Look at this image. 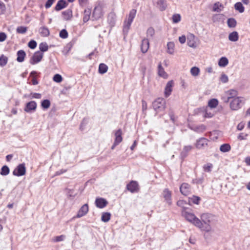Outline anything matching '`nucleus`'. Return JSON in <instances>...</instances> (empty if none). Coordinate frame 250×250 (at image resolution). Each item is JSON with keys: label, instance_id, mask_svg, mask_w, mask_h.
I'll return each instance as SVG.
<instances>
[{"label": "nucleus", "instance_id": "f704fd0d", "mask_svg": "<svg viewBox=\"0 0 250 250\" xmlns=\"http://www.w3.org/2000/svg\"><path fill=\"white\" fill-rule=\"evenodd\" d=\"M192 149V146H185L182 152H181V155L183 157H186L187 156V154H188V153L190 151L191 149Z\"/></svg>", "mask_w": 250, "mask_h": 250}, {"label": "nucleus", "instance_id": "2eb2a0df", "mask_svg": "<svg viewBox=\"0 0 250 250\" xmlns=\"http://www.w3.org/2000/svg\"><path fill=\"white\" fill-rule=\"evenodd\" d=\"M226 95L227 96V100L225 101L226 103L229 102V100L231 99H234L236 98V96L238 95L237 91L235 90H229L226 92Z\"/></svg>", "mask_w": 250, "mask_h": 250}, {"label": "nucleus", "instance_id": "49530a36", "mask_svg": "<svg viewBox=\"0 0 250 250\" xmlns=\"http://www.w3.org/2000/svg\"><path fill=\"white\" fill-rule=\"evenodd\" d=\"M181 20V17L179 14L173 15V23H178Z\"/></svg>", "mask_w": 250, "mask_h": 250}, {"label": "nucleus", "instance_id": "f03ea898", "mask_svg": "<svg viewBox=\"0 0 250 250\" xmlns=\"http://www.w3.org/2000/svg\"><path fill=\"white\" fill-rule=\"evenodd\" d=\"M211 217L210 214L208 213H203L201 215V218L202 221H201L203 223L202 228H201L202 229L207 232L211 230V227L209 225V223Z\"/></svg>", "mask_w": 250, "mask_h": 250}, {"label": "nucleus", "instance_id": "de8ad7c7", "mask_svg": "<svg viewBox=\"0 0 250 250\" xmlns=\"http://www.w3.org/2000/svg\"><path fill=\"white\" fill-rule=\"evenodd\" d=\"M27 30V29L26 27L24 26H19L16 29V31L19 34H24L25 33Z\"/></svg>", "mask_w": 250, "mask_h": 250}, {"label": "nucleus", "instance_id": "393cba45", "mask_svg": "<svg viewBox=\"0 0 250 250\" xmlns=\"http://www.w3.org/2000/svg\"><path fill=\"white\" fill-rule=\"evenodd\" d=\"M63 19L64 20L67 21L71 19L72 17V12L71 10L67 9L63 11L62 13Z\"/></svg>", "mask_w": 250, "mask_h": 250}, {"label": "nucleus", "instance_id": "9d476101", "mask_svg": "<svg viewBox=\"0 0 250 250\" xmlns=\"http://www.w3.org/2000/svg\"><path fill=\"white\" fill-rule=\"evenodd\" d=\"M208 140L205 138H201L197 140L195 146L199 149H203L208 146Z\"/></svg>", "mask_w": 250, "mask_h": 250}, {"label": "nucleus", "instance_id": "4d7b16f0", "mask_svg": "<svg viewBox=\"0 0 250 250\" xmlns=\"http://www.w3.org/2000/svg\"><path fill=\"white\" fill-rule=\"evenodd\" d=\"M147 37H152L153 35L154 34V30L153 28L150 27L147 30Z\"/></svg>", "mask_w": 250, "mask_h": 250}, {"label": "nucleus", "instance_id": "13d9d810", "mask_svg": "<svg viewBox=\"0 0 250 250\" xmlns=\"http://www.w3.org/2000/svg\"><path fill=\"white\" fill-rule=\"evenodd\" d=\"M30 95L31 96V98L41 99L42 97V95L40 93H32Z\"/></svg>", "mask_w": 250, "mask_h": 250}, {"label": "nucleus", "instance_id": "7c9ffc66", "mask_svg": "<svg viewBox=\"0 0 250 250\" xmlns=\"http://www.w3.org/2000/svg\"><path fill=\"white\" fill-rule=\"evenodd\" d=\"M200 200V198L196 196H192L191 197H189L188 198V202L189 204L191 205L192 204H199V201Z\"/></svg>", "mask_w": 250, "mask_h": 250}, {"label": "nucleus", "instance_id": "4be33fe9", "mask_svg": "<svg viewBox=\"0 0 250 250\" xmlns=\"http://www.w3.org/2000/svg\"><path fill=\"white\" fill-rule=\"evenodd\" d=\"M26 56L25 52L22 50H21L18 51L17 52V61L18 62H21L24 61V58Z\"/></svg>", "mask_w": 250, "mask_h": 250}, {"label": "nucleus", "instance_id": "a211bd4d", "mask_svg": "<svg viewBox=\"0 0 250 250\" xmlns=\"http://www.w3.org/2000/svg\"><path fill=\"white\" fill-rule=\"evenodd\" d=\"M190 188L188 184L187 183L183 184L180 187V191L182 194L187 195L190 192Z\"/></svg>", "mask_w": 250, "mask_h": 250}, {"label": "nucleus", "instance_id": "c03bdc74", "mask_svg": "<svg viewBox=\"0 0 250 250\" xmlns=\"http://www.w3.org/2000/svg\"><path fill=\"white\" fill-rule=\"evenodd\" d=\"M9 173V168L6 166H3L1 168L0 174L2 175H7Z\"/></svg>", "mask_w": 250, "mask_h": 250}, {"label": "nucleus", "instance_id": "20e7f679", "mask_svg": "<svg viewBox=\"0 0 250 250\" xmlns=\"http://www.w3.org/2000/svg\"><path fill=\"white\" fill-rule=\"evenodd\" d=\"M104 5L103 4H99L94 9L92 17L95 20H98L101 18L104 14Z\"/></svg>", "mask_w": 250, "mask_h": 250}, {"label": "nucleus", "instance_id": "6e6d98bb", "mask_svg": "<svg viewBox=\"0 0 250 250\" xmlns=\"http://www.w3.org/2000/svg\"><path fill=\"white\" fill-rule=\"evenodd\" d=\"M221 81L223 83H226L228 82V77L225 74H222L220 77Z\"/></svg>", "mask_w": 250, "mask_h": 250}, {"label": "nucleus", "instance_id": "c756f323", "mask_svg": "<svg viewBox=\"0 0 250 250\" xmlns=\"http://www.w3.org/2000/svg\"><path fill=\"white\" fill-rule=\"evenodd\" d=\"M191 75L193 77H197L200 72V70L199 67L194 66L191 68L190 70Z\"/></svg>", "mask_w": 250, "mask_h": 250}, {"label": "nucleus", "instance_id": "f8f14e48", "mask_svg": "<svg viewBox=\"0 0 250 250\" xmlns=\"http://www.w3.org/2000/svg\"><path fill=\"white\" fill-rule=\"evenodd\" d=\"M127 189L131 192H137L139 190L138 184L136 181H132L127 185Z\"/></svg>", "mask_w": 250, "mask_h": 250}, {"label": "nucleus", "instance_id": "37998d69", "mask_svg": "<svg viewBox=\"0 0 250 250\" xmlns=\"http://www.w3.org/2000/svg\"><path fill=\"white\" fill-rule=\"evenodd\" d=\"M214 116V113L210 111L207 108L205 109L204 117L205 118H211Z\"/></svg>", "mask_w": 250, "mask_h": 250}, {"label": "nucleus", "instance_id": "4468645a", "mask_svg": "<svg viewBox=\"0 0 250 250\" xmlns=\"http://www.w3.org/2000/svg\"><path fill=\"white\" fill-rule=\"evenodd\" d=\"M154 3L161 11L165 10L167 6V3L164 0H154Z\"/></svg>", "mask_w": 250, "mask_h": 250}, {"label": "nucleus", "instance_id": "338daca9", "mask_svg": "<svg viewBox=\"0 0 250 250\" xmlns=\"http://www.w3.org/2000/svg\"><path fill=\"white\" fill-rule=\"evenodd\" d=\"M244 127V124L243 123H239L237 126V128L239 130H242Z\"/></svg>", "mask_w": 250, "mask_h": 250}, {"label": "nucleus", "instance_id": "ddd939ff", "mask_svg": "<svg viewBox=\"0 0 250 250\" xmlns=\"http://www.w3.org/2000/svg\"><path fill=\"white\" fill-rule=\"evenodd\" d=\"M88 211V206L87 204L83 205L78 211L77 214L76 215L77 218H81Z\"/></svg>", "mask_w": 250, "mask_h": 250}, {"label": "nucleus", "instance_id": "412c9836", "mask_svg": "<svg viewBox=\"0 0 250 250\" xmlns=\"http://www.w3.org/2000/svg\"><path fill=\"white\" fill-rule=\"evenodd\" d=\"M172 91V81H169L167 84L165 89V95L166 97H168Z\"/></svg>", "mask_w": 250, "mask_h": 250}, {"label": "nucleus", "instance_id": "1a4fd4ad", "mask_svg": "<svg viewBox=\"0 0 250 250\" xmlns=\"http://www.w3.org/2000/svg\"><path fill=\"white\" fill-rule=\"evenodd\" d=\"M241 100L240 98L237 97L233 99L230 103V108L233 110H238L240 108Z\"/></svg>", "mask_w": 250, "mask_h": 250}, {"label": "nucleus", "instance_id": "a878e982", "mask_svg": "<svg viewBox=\"0 0 250 250\" xmlns=\"http://www.w3.org/2000/svg\"><path fill=\"white\" fill-rule=\"evenodd\" d=\"M67 5L66 1L64 0H59L55 6V9L57 11L65 8Z\"/></svg>", "mask_w": 250, "mask_h": 250}, {"label": "nucleus", "instance_id": "a18cd8bd", "mask_svg": "<svg viewBox=\"0 0 250 250\" xmlns=\"http://www.w3.org/2000/svg\"><path fill=\"white\" fill-rule=\"evenodd\" d=\"M41 105L43 108L47 109L50 106V102L48 100H44L42 101Z\"/></svg>", "mask_w": 250, "mask_h": 250}, {"label": "nucleus", "instance_id": "680f3d73", "mask_svg": "<svg viewBox=\"0 0 250 250\" xmlns=\"http://www.w3.org/2000/svg\"><path fill=\"white\" fill-rule=\"evenodd\" d=\"M65 236L63 235H61L60 236H56L55 238V242H60L63 241Z\"/></svg>", "mask_w": 250, "mask_h": 250}, {"label": "nucleus", "instance_id": "72a5a7b5", "mask_svg": "<svg viewBox=\"0 0 250 250\" xmlns=\"http://www.w3.org/2000/svg\"><path fill=\"white\" fill-rule=\"evenodd\" d=\"M234 8L236 10L238 11L240 13H243L244 11L245 8L242 3L240 2H236L234 4Z\"/></svg>", "mask_w": 250, "mask_h": 250}, {"label": "nucleus", "instance_id": "7ed1b4c3", "mask_svg": "<svg viewBox=\"0 0 250 250\" xmlns=\"http://www.w3.org/2000/svg\"><path fill=\"white\" fill-rule=\"evenodd\" d=\"M136 10L132 9L128 15L127 19L125 21L124 30H128L135 18Z\"/></svg>", "mask_w": 250, "mask_h": 250}, {"label": "nucleus", "instance_id": "864d4df0", "mask_svg": "<svg viewBox=\"0 0 250 250\" xmlns=\"http://www.w3.org/2000/svg\"><path fill=\"white\" fill-rule=\"evenodd\" d=\"M28 45L31 49H35L37 46V42L34 40H32L28 42Z\"/></svg>", "mask_w": 250, "mask_h": 250}, {"label": "nucleus", "instance_id": "bf43d9fd", "mask_svg": "<svg viewBox=\"0 0 250 250\" xmlns=\"http://www.w3.org/2000/svg\"><path fill=\"white\" fill-rule=\"evenodd\" d=\"M7 38V36L6 34L4 32H0V42H4Z\"/></svg>", "mask_w": 250, "mask_h": 250}, {"label": "nucleus", "instance_id": "c9c22d12", "mask_svg": "<svg viewBox=\"0 0 250 250\" xmlns=\"http://www.w3.org/2000/svg\"><path fill=\"white\" fill-rule=\"evenodd\" d=\"M39 32L40 34L43 37H47L49 34L48 29L45 27H41L39 30Z\"/></svg>", "mask_w": 250, "mask_h": 250}, {"label": "nucleus", "instance_id": "79ce46f5", "mask_svg": "<svg viewBox=\"0 0 250 250\" xmlns=\"http://www.w3.org/2000/svg\"><path fill=\"white\" fill-rule=\"evenodd\" d=\"M7 58L3 55H2L0 57V65L1 66H5L7 63Z\"/></svg>", "mask_w": 250, "mask_h": 250}, {"label": "nucleus", "instance_id": "aec40b11", "mask_svg": "<svg viewBox=\"0 0 250 250\" xmlns=\"http://www.w3.org/2000/svg\"><path fill=\"white\" fill-rule=\"evenodd\" d=\"M158 74L164 79H167L168 78V75L165 71L164 68L161 63H159L158 66Z\"/></svg>", "mask_w": 250, "mask_h": 250}, {"label": "nucleus", "instance_id": "0eeeda50", "mask_svg": "<svg viewBox=\"0 0 250 250\" xmlns=\"http://www.w3.org/2000/svg\"><path fill=\"white\" fill-rule=\"evenodd\" d=\"M26 167L24 164L19 165L13 171V174L17 176H21L25 175Z\"/></svg>", "mask_w": 250, "mask_h": 250}, {"label": "nucleus", "instance_id": "09e8293b", "mask_svg": "<svg viewBox=\"0 0 250 250\" xmlns=\"http://www.w3.org/2000/svg\"><path fill=\"white\" fill-rule=\"evenodd\" d=\"M53 80L54 82L59 83L62 81V78L61 75L57 74L54 76Z\"/></svg>", "mask_w": 250, "mask_h": 250}, {"label": "nucleus", "instance_id": "423d86ee", "mask_svg": "<svg viewBox=\"0 0 250 250\" xmlns=\"http://www.w3.org/2000/svg\"><path fill=\"white\" fill-rule=\"evenodd\" d=\"M43 56V54L41 51H37L34 53L32 57L30 60V63L34 65L40 62Z\"/></svg>", "mask_w": 250, "mask_h": 250}, {"label": "nucleus", "instance_id": "bb28decb", "mask_svg": "<svg viewBox=\"0 0 250 250\" xmlns=\"http://www.w3.org/2000/svg\"><path fill=\"white\" fill-rule=\"evenodd\" d=\"M224 8V6L219 2H215L213 6L212 10L214 12H220Z\"/></svg>", "mask_w": 250, "mask_h": 250}, {"label": "nucleus", "instance_id": "58836bf2", "mask_svg": "<svg viewBox=\"0 0 250 250\" xmlns=\"http://www.w3.org/2000/svg\"><path fill=\"white\" fill-rule=\"evenodd\" d=\"M111 215L108 212L103 213L102 215L101 219L102 221L104 222H107L109 221L110 219Z\"/></svg>", "mask_w": 250, "mask_h": 250}, {"label": "nucleus", "instance_id": "8fccbe9b", "mask_svg": "<svg viewBox=\"0 0 250 250\" xmlns=\"http://www.w3.org/2000/svg\"><path fill=\"white\" fill-rule=\"evenodd\" d=\"M177 204L178 206L182 207L184 210L187 208L188 204L184 200H179L177 202Z\"/></svg>", "mask_w": 250, "mask_h": 250}, {"label": "nucleus", "instance_id": "3c124183", "mask_svg": "<svg viewBox=\"0 0 250 250\" xmlns=\"http://www.w3.org/2000/svg\"><path fill=\"white\" fill-rule=\"evenodd\" d=\"M6 6L5 4L3 2L0 1V15L4 14Z\"/></svg>", "mask_w": 250, "mask_h": 250}, {"label": "nucleus", "instance_id": "5fc2aeb1", "mask_svg": "<svg viewBox=\"0 0 250 250\" xmlns=\"http://www.w3.org/2000/svg\"><path fill=\"white\" fill-rule=\"evenodd\" d=\"M248 134L244 133H241L237 137L238 139L239 140H243L247 139Z\"/></svg>", "mask_w": 250, "mask_h": 250}, {"label": "nucleus", "instance_id": "a19ab883", "mask_svg": "<svg viewBox=\"0 0 250 250\" xmlns=\"http://www.w3.org/2000/svg\"><path fill=\"white\" fill-rule=\"evenodd\" d=\"M39 49L42 52H45L48 50V46L46 42H42L39 44Z\"/></svg>", "mask_w": 250, "mask_h": 250}, {"label": "nucleus", "instance_id": "2f4dec72", "mask_svg": "<svg viewBox=\"0 0 250 250\" xmlns=\"http://www.w3.org/2000/svg\"><path fill=\"white\" fill-rule=\"evenodd\" d=\"M218 101L216 99H212L208 102V106L211 108H215L218 104Z\"/></svg>", "mask_w": 250, "mask_h": 250}, {"label": "nucleus", "instance_id": "f257e3e1", "mask_svg": "<svg viewBox=\"0 0 250 250\" xmlns=\"http://www.w3.org/2000/svg\"><path fill=\"white\" fill-rule=\"evenodd\" d=\"M182 213V215L188 221L199 228H202V222L199 218H197L194 214L188 212L186 210H183Z\"/></svg>", "mask_w": 250, "mask_h": 250}, {"label": "nucleus", "instance_id": "9b49d317", "mask_svg": "<svg viewBox=\"0 0 250 250\" xmlns=\"http://www.w3.org/2000/svg\"><path fill=\"white\" fill-rule=\"evenodd\" d=\"M37 108V104L35 101H31L27 103L24 108V111L26 112L29 113L32 111H34Z\"/></svg>", "mask_w": 250, "mask_h": 250}, {"label": "nucleus", "instance_id": "6e6552de", "mask_svg": "<svg viewBox=\"0 0 250 250\" xmlns=\"http://www.w3.org/2000/svg\"><path fill=\"white\" fill-rule=\"evenodd\" d=\"M197 39L191 33H189L187 36V43L189 47L195 48L197 46Z\"/></svg>", "mask_w": 250, "mask_h": 250}, {"label": "nucleus", "instance_id": "5701e85b", "mask_svg": "<svg viewBox=\"0 0 250 250\" xmlns=\"http://www.w3.org/2000/svg\"><path fill=\"white\" fill-rule=\"evenodd\" d=\"M163 197L165 200L169 204H171V192L166 189L163 191Z\"/></svg>", "mask_w": 250, "mask_h": 250}, {"label": "nucleus", "instance_id": "cd10ccee", "mask_svg": "<svg viewBox=\"0 0 250 250\" xmlns=\"http://www.w3.org/2000/svg\"><path fill=\"white\" fill-rule=\"evenodd\" d=\"M229 63L228 59L225 57L221 58L218 61V65L220 67H225Z\"/></svg>", "mask_w": 250, "mask_h": 250}, {"label": "nucleus", "instance_id": "39448f33", "mask_svg": "<svg viewBox=\"0 0 250 250\" xmlns=\"http://www.w3.org/2000/svg\"><path fill=\"white\" fill-rule=\"evenodd\" d=\"M165 101L162 98H158L152 104L154 109L157 111L162 110L165 108Z\"/></svg>", "mask_w": 250, "mask_h": 250}, {"label": "nucleus", "instance_id": "e433bc0d", "mask_svg": "<svg viewBox=\"0 0 250 250\" xmlns=\"http://www.w3.org/2000/svg\"><path fill=\"white\" fill-rule=\"evenodd\" d=\"M230 146L228 144H223L220 147V150L223 152H228L230 150Z\"/></svg>", "mask_w": 250, "mask_h": 250}, {"label": "nucleus", "instance_id": "603ef678", "mask_svg": "<svg viewBox=\"0 0 250 250\" xmlns=\"http://www.w3.org/2000/svg\"><path fill=\"white\" fill-rule=\"evenodd\" d=\"M60 36L62 38L65 39L68 36V33L66 30L62 29L60 32Z\"/></svg>", "mask_w": 250, "mask_h": 250}, {"label": "nucleus", "instance_id": "f3484780", "mask_svg": "<svg viewBox=\"0 0 250 250\" xmlns=\"http://www.w3.org/2000/svg\"><path fill=\"white\" fill-rule=\"evenodd\" d=\"M95 204L97 208H102L106 206L107 202L105 199L99 198L96 199Z\"/></svg>", "mask_w": 250, "mask_h": 250}, {"label": "nucleus", "instance_id": "4c0bfd02", "mask_svg": "<svg viewBox=\"0 0 250 250\" xmlns=\"http://www.w3.org/2000/svg\"><path fill=\"white\" fill-rule=\"evenodd\" d=\"M227 24L229 27L233 28L236 25V21L233 18H229L228 20Z\"/></svg>", "mask_w": 250, "mask_h": 250}, {"label": "nucleus", "instance_id": "0e129e2a", "mask_svg": "<svg viewBox=\"0 0 250 250\" xmlns=\"http://www.w3.org/2000/svg\"><path fill=\"white\" fill-rule=\"evenodd\" d=\"M171 49H172V43L171 42H168L167 44V51L169 54H171Z\"/></svg>", "mask_w": 250, "mask_h": 250}, {"label": "nucleus", "instance_id": "b1692460", "mask_svg": "<svg viewBox=\"0 0 250 250\" xmlns=\"http://www.w3.org/2000/svg\"><path fill=\"white\" fill-rule=\"evenodd\" d=\"M91 13V10L89 8L85 9L83 13V21L86 22L90 19V15Z\"/></svg>", "mask_w": 250, "mask_h": 250}, {"label": "nucleus", "instance_id": "052dcab7", "mask_svg": "<svg viewBox=\"0 0 250 250\" xmlns=\"http://www.w3.org/2000/svg\"><path fill=\"white\" fill-rule=\"evenodd\" d=\"M56 0H48L45 3V7L48 8L51 6Z\"/></svg>", "mask_w": 250, "mask_h": 250}, {"label": "nucleus", "instance_id": "774afa93", "mask_svg": "<svg viewBox=\"0 0 250 250\" xmlns=\"http://www.w3.org/2000/svg\"><path fill=\"white\" fill-rule=\"evenodd\" d=\"M65 171H66L65 170L61 169L60 171L56 172L55 175H61V174H62L63 173L65 172Z\"/></svg>", "mask_w": 250, "mask_h": 250}, {"label": "nucleus", "instance_id": "e2e57ef3", "mask_svg": "<svg viewBox=\"0 0 250 250\" xmlns=\"http://www.w3.org/2000/svg\"><path fill=\"white\" fill-rule=\"evenodd\" d=\"M178 40H179V42L181 44H184L185 43V42L186 41V37L185 35H182L179 37Z\"/></svg>", "mask_w": 250, "mask_h": 250}, {"label": "nucleus", "instance_id": "473e14b6", "mask_svg": "<svg viewBox=\"0 0 250 250\" xmlns=\"http://www.w3.org/2000/svg\"><path fill=\"white\" fill-rule=\"evenodd\" d=\"M108 70L107 66L104 63H101L99 66V72L101 74L105 73Z\"/></svg>", "mask_w": 250, "mask_h": 250}, {"label": "nucleus", "instance_id": "ea45409f", "mask_svg": "<svg viewBox=\"0 0 250 250\" xmlns=\"http://www.w3.org/2000/svg\"><path fill=\"white\" fill-rule=\"evenodd\" d=\"M213 167V165L211 163H207L203 166L204 171L207 172H209L211 171Z\"/></svg>", "mask_w": 250, "mask_h": 250}, {"label": "nucleus", "instance_id": "69168bd1", "mask_svg": "<svg viewBox=\"0 0 250 250\" xmlns=\"http://www.w3.org/2000/svg\"><path fill=\"white\" fill-rule=\"evenodd\" d=\"M142 109L143 111H145L147 109V103L144 100L142 101Z\"/></svg>", "mask_w": 250, "mask_h": 250}, {"label": "nucleus", "instance_id": "6ab92c4d", "mask_svg": "<svg viewBox=\"0 0 250 250\" xmlns=\"http://www.w3.org/2000/svg\"><path fill=\"white\" fill-rule=\"evenodd\" d=\"M122 130L121 129H118L115 133V145H118L123 140V138L122 137Z\"/></svg>", "mask_w": 250, "mask_h": 250}, {"label": "nucleus", "instance_id": "c85d7f7f", "mask_svg": "<svg viewBox=\"0 0 250 250\" xmlns=\"http://www.w3.org/2000/svg\"><path fill=\"white\" fill-rule=\"evenodd\" d=\"M239 36L237 32H233L229 35V39L231 42H236L238 40Z\"/></svg>", "mask_w": 250, "mask_h": 250}, {"label": "nucleus", "instance_id": "dca6fc26", "mask_svg": "<svg viewBox=\"0 0 250 250\" xmlns=\"http://www.w3.org/2000/svg\"><path fill=\"white\" fill-rule=\"evenodd\" d=\"M149 47V43L148 39H144L142 41V43L141 45V51L143 53H146L148 48Z\"/></svg>", "mask_w": 250, "mask_h": 250}]
</instances>
